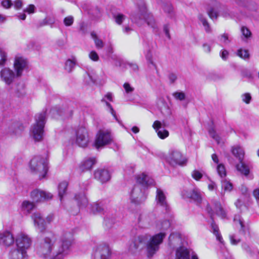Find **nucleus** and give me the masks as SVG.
Listing matches in <instances>:
<instances>
[{"label":"nucleus","instance_id":"obj_25","mask_svg":"<svg viewBox=\"0 0 259 259\" xmlns=\"http://www.w3.org/2000/svg\"><path fill=\"white\" fill-rule=\"evenodd\" d=\"M96 163V160L94 157L85 159L80 163L79 168L82 171L91 170Z\"/></svg>","mask_w":259,"mask_h":259},{"label":"nucleus","instance_id":"obj_33","mask_svg":"<svg viewBox=\"0 0 259 259\" xmlns=\"http://www.w3.org/2000/svg\"><path fill=\"white\" fill-rule=\"evenodd\" d=\"M34 207V203L27 200L24 201L21 205L22 210L26 213H29Z\"/></svg>","mask_w":259,"mask_h":259},{"label":"nucleus","instance_id":"obj_13","mask_svg":"<svg viewBox=\"0 0 259 259\" xmlns=\"http://www.w3.org/2000/svg\"><path fill=\"white\" fill-rule=\"evenodd\" d=\"M89 142V138L87 130L84 127L79 128L76 133V143L81 147L87 146Z\"/></svg>","mask_w":259,"mask_h":259},{"label":"nucleus","instance_id":"obj_9","mask_svg":"<svg viewBox=\"0 0 259 259\" xmlns=\"http://www.w3.org/2000/svg\"><path fill=\"white\" fill-rule=\"evenodd\" d=\"M31 218L33 221L36 229L40 232H43L46 229V222L51 223L54 220V215L53 214L48 215L46 218V222L41 214L38 212H36L32 214Z\"/></svg>","mask_w":259,"mask_h":259},{"label":"nucleus","instance_id":"obj_40","mask_svg":"<svg viewBox=\"0 0 259 259\" xmlns=\"http://www.w3.org/2000/svg\"><path fill=\"white\" fill-rule=\"evenodd\" d=\"M198 18L202 23L205 31L207 33H210L211 32V28L206 19L202 14H199L198 15Z\"/></svg>","mask_w":259,"mask_h":259},{"label":"nucleus","instance_id":"obj_59","mask_svg":"<svg viewBox=\"0 0 259 259\" xmlns=\"http://www.w3.org/2000/svg\"><path fill=\"white\" fill-rule=\"evenodd\" d=\"M89 57L94 61H97L99 59L98 54L95 51H91L89 54Z\"/></svg>","mask_w":259,"mask_h":259},{"label":"nucleus","instance_id":"obj_31","mask_svg":"<svg viewBox=\"0 0 259 259\" xmlns=\"http://www.w3.org/2000/svg\"><path fill=\"white\" fill-rule=\"evenodd\" d=\"M211 232L215 236L217 240L219 241L221 243L224 244L223 239L221 233H220L219 227L213 222V221L211 223Z\"/></svg>","mask_w":259,"mask_h":259},{"label":"nucleus","instance_id":"obj_47","mask_svg":"<svg viewBox=\"0 0 259 259\" xmlns=\"http://www.w3.org/2000/svg\"><path fill=\"white\" fill-rule=\"evenodd\" d=\"M219 40L224 44H228L231 40L229 39V35L227 33H224L219 37Z\"/></svg>","mask_w":259,"mask_h":259},{"label":"nucleus","instance_id":"obj_52","mask_svg":"<svg viewBox=\"0 0 259 259\" xmlns=\"http://www.w3.org/2000/svg\"><path fill=\"white\" fill-rule=\"evenodd\" d=\"M202 173L198 170H194L192 172V178L196 181L200 180L202 178Z\"/></svg>","mask_w":259,"mask_h":259},{"label":"nucleus","instance_id":"obj_57","mask_svg":"<svg viewBox=\"0 0 259 259\" xmlns=\"http://www.w3.org/2000/svg\"><path fill=\"white\" fill-rule=\"evenodd\" d=\"M35 7L33 5H29L28 6L23 10L24 13H26L28 14H33L35 12Z\"/></svg>","mask_w":259,"mask_h":259},{"label":"nucleus","instance_id":"obj_63","mask_svg":"<svg viewBox=\"0 0 259 259\" xmlns=\"http://www.w3.org/2000/svg\"><path fill=\"white\" fill-rule=\"evenodd\" d=\"M123 88L126 93H130L133 92L134 89L128 83H124L123 84Z\"/></svg>","mask_w":259,"mask_h":259},{"label":"nucleus","instance_id":"obj_46","mask_svg":"<svg viewBox=\"0 0 259 259\" xmlns=\"http://www.w3.org/2000/svg\"><path fill=\"white\" fill-rule=\"evenodd\" d=\"M139 9L142 16L141 18H143L144 16L149 13L147 12L146 6L144 3H141V4L139 5Z\"/></svg>","mask_w":259,"mask_h":259},{"label":"nucleus","instance_id":"obj_43","mask_svg":"<svg viewBox=\"0 0 259 259\" xmlns=\"http://www.w3.org/2000/svg\"><path fill=\"white\" fill-rule=\"evenodd\" d=\"M25 85L23 83H18L16 85V89H15V92L17 96H21L25 94Z\"/></svg>","mask_w":259,"mask_h":259},{"label":"nucleus","instance_id":"obj_30","mask_svg":"<svg viewBox=\"0 0 259 259\" xmlns=\"http://www.w3.org/2000/svg\"><path fill=\"white\" fill-rule=\"evenodd\" d=\"M26 253L22 250H20L17 247V249L12 251L10 253L11 259H26Z\"/></svg>","mask_w":259,"mask_h":259},{"label":"nucleus","instance_id":"obj_5","mask_svg":"<svg viewBox=\"0 0 259 259\" xmlns=\"http://www.w3.org/2000/svg\"><path fill=\"white\" fill-rule=\"evenodd\" d=\"M48 165L47 157L38 155L31 159L29 162V168L32 172L38 174L41 178H44L48 171Z\"/></svg>","mask_w":259,"mask_h":259},{"label":"nucleus","instance_id":"obj_8","mask_svg":"<svg viewBox=\"0 0 259 259\" xmlns=\"http://www.w3.org/2000/svg\"><path fill=\"white\" fill-rule=\"evenodd\" d=\"M232 152L233 154L240 161V163L237 164L236 166L237 170L245 176H248L250 171L249 167L247 165L242 162L244 154L243 149L240 146H236L232 148Z\"/></svg>","mask_w":259,"mask_h":259},{"label":"nucleus","instance_id":"obj_51","mask_svg":"<svg viewBox=\"0 0 259 259\" xmlns=\"http://www.w3.org/2000/svg\"><path fill=\"white\" fill-rule=\"evenodd\" d=\"M241 98L242 101L247 104H249L251 100V95L248 93L243 94L241 95Z\"/></svg>","mask_w":259,"mask_h":259},{"label":"nucleus","instance_id":"obj_37","mask_svg":"<svg viewBox=\"0 0 259 259\" xmlns=\"http://www.w3.org/2000/svg\"><path fill=\"white\" fill-rule=\"evenodd\" d=\"M7 60V53L3 49L0 48V66H5L6 64Z\"/></svg>","mask_w":259,"mask_h":259},{"label":"nucleus","instance_id":"obj_14","mask_svg":"<svg viewBox=\"0 0 259 259\" xmlns=\"http://www.w3.org/2000/svg\"><path fill=\"white\" fill-rule=\"evenodd\" d=\"M149 236L147 234L138 236L131 242L128 247V250L132 253H136L138 249L141 247L142 245L145 244L149 239Z\"/></svg>","mask_w":259,"mask_h":259},{"label":"nucleus","instance_id":"obj_28","mask_svg":"<svg viewBox=\"0 0 259 259\" xmlns=\"http://www.w3.org/2000/svg\"><path fill=\"white\" fill-rule=\"evenodd\" d=\"M75 199L79 207H85L88 204V200L83 192L75 194Z\"/></svg>","mask_w":259,"mask_h":259},{"label":"nucleus","instance_id":"obj_60","mask_svg":"<svg viewBox=\"0 0 259 259\" xmlns=\"http://www.w3.org/2000/svg\"><path fill=\"white\" fill-rule=\"evenodd\" d=\"M1 5L5 9H9L13 5V3L10 0H4L2 1Z\"/></svg>","mask_w":259,"mask_h":259},{"label":"nucleus","instance_id":"obj_54","mask_svg":"<svg viewBox=\"0 0 259 259\" xmlns=\"http://www.w3.org/2000/svg\"><path fill=\"white\" fill-rule=\"evenodd\" d=\"M50 113L54 118H57V115H62L63 114L62 110L61 109L53 108L51 110Z\"/></svg>","mask_w":259,"mask_h":259},{"label":"nucleus","instance_id":"obj_48","mask_svg":"<svg viewBox=\"0 0 259 259\" xmlns=\"http://www.w3.org/2000/svg\"><path fill=\"white\" fill-rule=\"evenodd\" d=\"M209 134L210 136L214 139L218 144L221 143V138L216 134L213 128L209 129Z\"/></svg>","mask_w":259,"mask_h":259},{"label":"nucleus","instance_id":"obj_12","mask_svg":"<svg viewBox=\"0 0 259 259\" xmlns=\"http://www.w3.org/2000/svg\"><path fill=\"white\" fill-rule=\"evenodd\" d=\"M214 206V210L212 209L210 205L207 203L206 206V210L208 213L210 214V217L212 219V217L214 214H216L218 216L221 217L222 219L226 218L227 213L225 210L222 206L221 203L218 201H214L213 202Z\"/></svg>","mask_w":259,"mask_h":259},{"label":"nucleus","instance_id":"obj_4","mask_svg":"<svg viewBox=\"0 0 259 259\" xmlns=\"http://www.w3.org/2000/svg\"><path fill=\"white\" fill-rule=\"evenodd\" d=\"M56 238L54 234L45 237L36 247L37 254L43 258L52 259V251Z\"/></svg>","mask_w":259,"mask_h":259},{"label":"nucleus","instance_id":"obj_24","mask_svg":"<svg viewBox=\"0 0 259 259\" xmlns=\"http://www.w3.org/2000/svg\"><path fill=\"white\" fill-rule=\"evenodd\" d=\"M14 237L12 234L8 231L0 233V244L10 246L14 243Z\"/></svg>","mask_w":259,"mask_h":259},{"label":"nucleus","instance_id":"obj_1","mask_svg":"<svg viewBox=\"0 0 259 259\" xmlns=\"http://www.w3.org/2000/svg\"><path fill=\"white\" fill-rule=\"evenodd\" d=\"M170 223L168 220L160 221L157 222L156 228L161 232L151 237L147 242L146 249L148 256H152L159 249V245L162 243L166 236L165 231L169 228Z\"/></svg>","mask_w":259,"mask_h":259},{"label":"nucleus","instance_id":"obj_17","mask_svg":"<svg viewBox=\"0 0 259 259\" xmlns=\"http://www.w3.org/2000/svg\"><path fill=\"white\" fill-rule=\"evenodd\" d=\"M17 247L20 250H22L26 253V250L28 249L31 244V239L26 234L21 233L19 234L16 239Z\"/></svg>","mask_w":259,"mask_h":259},{"label":"nucleus","instance_id":"obj_34","mask_svg":"<svg viewBox=\"0 0 259 259\" xmlns=\"http://www.w3.org/2000/svg\"><path fill=\"white\" fill-rule=\"evenodd\" d=\"M91 35L94 41L96 47L98 49H102L104 46V42L98 37L96 33L95 32H92Z\"/></svg>","mask_w":259,"mask_h":259},{"label":"nucleus","instance_id":"obj_10","mask_svg":"<svg viewBox=\"0 0 259 259\" xmlns=\"http://www.w3.org/2000/svg\"><path fill=\"white\" fill-rule=\"evenodd\" d=\"M111 141L112 138L110 133L107 131L100 130L96 135L95 146L98 149L109 144Z\"/></svg>","mask_w":259,"mask_h":259},{"label":"nucleus","instance_id":"obj_2","mask_svg":"<svg viewBox=\"0 0 259 259\" xmlns=\"http://www.w3.org/2000/svg\"><path fill=\"white\" fill-rule=\"evenodd\" d=\"M137 184L134 185L130 192V200L135 204H139L144 201L146 196L144 187L152 185L154 182L149 176L143 173L136 177Z\"/></svg>","mask_w":259,"mask_h":259},{"label":"nucleus","instance_id":"obj_42","mask_svg":"<svg viewBox=\"0 0 259 259\" xmlns=\"http://www.w3.org/2000/svg\"><path fill=\"white\" fill-rule=\"evenodd\" d=\"M109 101H107L105 98H102L101 99V102L102 103H104L106 106L109 109V111L111 113V114L113 115V116L114 117V118L117 121L118 119L116 115V112L114 110L113 108H112L111 104L108 102Z\"/></svg>","mask_w":259,"mask_h":259},{"label":"nucleus","instance_id":"obj_41","mask_svg":"<svg viewBox=\"0 0 259 259\" xmlns=\"http://www.w3.org/2000/svg\"><path fill=\"white\" fill-rule=\"evenodd\" d=\"M217 170L218 175L222 178H224L226 176V170L225 165L222 163L218 164L217 167Z\"/></svg>","mask_w":259,"mask_h":259},{"label":"nucleus","instance_id":"obj_15","mask_svg":"<svg viewBox=\"0 0 259 259\" xmlns=\"http://www.w3.org/2000/svg\"><path fill=\"white\" fill-rule=\"evenodd\" d=\"M16 77V72L9 67H4L0 71L1 79L7 85L11 84Z\"/></svg>","mask_w":259,"mask_h":259},{"label":"nucleus","instance_id":"obj_49","mask_svg":"<svg viewBox=\"0 0 259 259\" xmlns=\"http://www.w3.org/2000/svg\"><path fill=\"white\" fill-rule=\"evenodd\" d=\"M74 22V18L72 16H68L64 18L63 23L66 26H71Z\"/></svg>","mask_w":259,"mask_h":259},{"label":"nucleus","instance_id":"obj_6","mask_svg":"<svg viewBox=\"0 0 259 259\" xmlns=\"http://www.w3.org/2000/svg\"><path fill=\"white\" fill-rule=\"evenodd\" d=\"M35 123L33 125L31 130V134L33 139L38 142L42 139L44 128L46 120V112H42L35 115Z\"/></svg>","mask_w":259,"mask_h":259},{"label":"nucleus","instance_id":"obj_18","mask_svg":"<svg viewBox=\"0 0 259 259\" xmlns=\"http://www.w3.org/2000/svg\"><path fill=\"white\" fill-rule=\"evenodd\" d=\"M111 251L107 245H99L95 250L93 259H110Z\"/></svg>","mask_w":259,"mask_h":259},{"label":"nucleus","instance_id":"obj_62","mask_svg":"<svg viewBox=\"0 0 259 259\" xmlns=\"http://www.w3.org/2000/svg\"><path fill=\"white\" fill-rule=\"evenodd\" d=\"M13 5H14V7L16 9L19 10L22 8L23 5V2L22 0H16L15 1H14Z\"/></svg>","mask_w":259,"mask_h":259},{"label":"nucleus","instance_id":"obj_56","mask_svg":"<svg viewBox=\"0 0 259 259\" xmlns=\"http://www.w3.org/2000/svg\"><path fill=\"white\" fill-rule=\"evenodd\" d=\"M207 13L209 17L212 20L214 19H216L218 18V13L217 12L214 11L213 8H210L208 9L207 10Z\"/></svg>","mask_w":259,"mask_h":259},{"label":"nucleus","instance_id":"obj_53","mask_svg":"<svg viewBox=\"0 0 259 259\" xmlns=\"http://www.w3.org/2000/svg\"><path fill=\"white\" fill-rule=\"evenodd\" d=\"M115 22L117 24L120 25L122 22L125 19L126 17L122 14H118L114 16Z\"/></svg>","mask_w":259,"mask_h":259},{"label":"nucleus","instance_id":"obj_58","mask_svg":"<svg viewBox=\"0 0 259 259\" xmlns=\"http://www.w3.org/2000/svg\"><path fill=\"white\" fill-rule=\"evenodd\" d=\"M44 22L45 24L53 25L55 23V19L53 16H48L44 19Z\"/></svg>","mask_w":259,"mask_h":259},{"label":"nucleus","instance_id":"obj_35","mask_svg":"<svg viewBox=\"0 0 259 259\" xmlns=\"http://www.w3.org/2000/svg\"><path fill=\"white\" fill-rule=\"evenodd\" d=\"M147 22V24L152 28L155 29L157 27L156 22L151 13L147 14L143 18Z\"/></svg>","mask_w":259,"mask_h":259},{"label":"nucleus","instance_id":"obj_61","mask_svg":"<svg viewBox=\"0 0 259 259\" xmlns=\"http://www.w3.org/2000/svg\"><path fill=\"white\" fill-rule=\"evenodd\" d=\"M241 32L243 35L246 38H248L251 35V32L250 30L245 27H242L241 28Z\"/></svg>","mask_w":259,"mask_h":259},{"label":"nucleus","instance_id":"obj_11","mask_svg":"<svg viewBox=\"0 0 259 259\" xmlns=\"http://www.w3.org/2000/svg\"><path fill=\"white\" fill-rule=\"evenodd\" d=\"M13 65L16 72V76L17 77H19L22 76L24 70L27 68L28 62L24 57L17 55L15 57Z\"/></svg>","mask_w":259,"mask_h":259},{"label":"nucleus","instance_id":"obj_38","mask_svg":"<svg viewBox=\"0 0 259 259\" xmlns=\"http://www.w3.org/2000/svg\"><path fill=\"white\" fill-rule=\"evenodd\" d=\"M163 11L169 15L170 17L174 16V9L171 4L170 3H164L162 6Z\"/></svg>","mask_w":259,"mask_h":259},{"label":"nucleus","instance_id":"obj_29","mask_svg":"<svg viewBox=\"0 0 259 259\" xmlns=\"http://www.w3.org/2000/svg\"><path fill=\"white\" fill-rule=\"evenodd\" d=\"M169 243L171 246L175 247L182 243L180 235L177 233H172L169 236Z\"/></svg>","mask_w":259,"mask_h":259},{"label":"nucleus","instance_id":"obj_55","mask_svg":"<svg viewBox=\"0 0 259 259\" xmlns=\"http://www.w3.org/2000/svg\"><path fill=\"white\" fill-rule=\"evenodd\" d=\"M229 238L232 245H237L240 242V239L235 234L230 235Z\"/></svg>","mask_w":259,"mask_h":259},{"label":"nucleus","instance_id":"obj_16","mask_svg":"<svg viewBox=\"0 0 259 259\" xmlns=\"http://www.w3.org/2000/svg\"><path fill=\"white\" fill-rule=\"evenodd\" d=\"M30 196L32 200L36 202L49 200L53 198V195L51 193L39 189L32 191Z\"/></svg>","mask_w":259,"mask_h":259},{"label":"nucleus","instance_id":"obj_64","mask_svg":"<svg viewBox=\"0 0 259 259\" xmlns=\"http://www.w3.org/2000/svg\"><path fill=\"white\" fill-rule=\"evenodd\" d=\"M112 59L114 61H115V66H120L121 65V63L122 62V60L117 57L116 56H113L112 57H111Z\"/></svg>","mask_w":259,"mask_h":259},{"label":"nucleus","instance_id":"obj_44","mask_svg":"<svg viewBox=\"0 0 259 259\" xmlns=\"http://www.w3.org/2000/svg\"><path fill=\"white\" fill-rule=\"evenodd\" d=\"M91 211L94 213H100L103 211V207L98 203H93L91 206Z\"/></svg>","mask_w":259,"mask_h":259},{"label":"nucleus","instance_id":"obj_19","mask_svg":"<svg viewBox=\"0 0 259 259\" xmlns=\"http://www.w3.org/2000/svg\"><path fill=\"white\" fill-rule=\"evenodd\" d=\"M95 178L101 183H106L111 178V175L107 169L100 168L95 171Z\"/></svg>","mask_w":259,"mask_h":259},{"label":"nucleus","instance_id":"obj_39","mask_svg":"<svg viewBox=\"0 0 259 259\" xmlns=\"http://www.w3.org/2000/svg\"><path fill=\"white\" fill-rule=\"evenodd\" d=\"M222 187L225 191L230 192L233 189V185L229 181L224 179L222 180Z\"/></svg>","mask_w":259,"mask_h":259},{"label":"nucleus","instance_id":"obj_36","mask_svg":"<svg viewBox=\"0 0 259 259\" xmlns=\"http://www.w3.org/2000/svg\"><path fill=\"white\" fill-rule=\"evenodd\" d=\"M76 64V59L73 58L72 59H68L66 61L65 65V69L68 72L72 71Z\"/></svg>","mask_w":259,"mask_h":259},{"label":"nucleus","instance_id":"obj_7","mask_svg":"<svg viewBox=\"0 0 259 259\" xmlns=\"http://www.w3.org/2000/svg\"><path fill=\"white\" fill-rule=\"evenodd\" d=\"M166 161L171 165H186L187 162L186 157L179 150L170 149L166 157Z\"/></svg>","mask_w":259,"mask_h":259},{"label":"nucleus","instance_id":"obj_32","mask_svg":"<svg viewBox=\"0 0 259 259\" xmlns=\"http://www.w3.org/2000/svg\"><path fill=\"white\" fill-rule=\"evenodd\" d=\"M67 187L68 183L66 181L61 182L58 185V195L61 201L62 200L63 196L66 193Z\"/></svg>","mask_w":259,"mask_h":259},{"label":"nucleus","instance_id":"obj_22","mask_svg":"<svg viewBox=\"0 0 259 259\" xmlns=\"http://www.w3.org/2000/svg\"><path fill=\"white\" fill-rule=\"evenodd\" d=\"M186 196L193 200L197 203H200L202 201V196L200 191L197 188H194L188 192H186Z\"/></svg>","mask_w":259,"mask_h":259},{"label":"nucleus","instance_id":"obj_23","mask_svg":"<svg viewBox=\"0 0 259 259\" xmlns=\"http://www.w3.org/2000/svg\"><path fill=\"white\" fill-rule=\"evenodd\" d=\"M153 128L155 130L158 137L161 139H164L169 135L168 131L161 128V123L158 120H156L152 125Z\"/></svg>","mask_w":259,"mask_h":259},{"label":"nucleus","instance_id":"obj_20","mask_svg":"<svg viewBox=\"0 0 259 259\" xmlns=\"http://www.w3.org/2000/svg\"><path fill=\"white\" fill-rule=\"evenodd\" d=\"M156 201L157 205L163 207L165 210L168 209V205L167 203L166 196L164 192L160 189H157Z\"/></svg>","mask_w":259,"mask_h":259},{"label":"nucleus","instance_id":"obj_45","mask_svg":"<svg viewBox=\"0 0 259 259\" xmlns=\"http://www.w3.org/2000/svg\"><path fill=\"white\" fill-rule=\"evenodd\" d=\"M237 55L244 60L248 59L249 58V54L248 51L246 50L241 49L238 50L237 51Z\"/></svg>","mask_w":259,"mask_h":259},{"label":"nucleus","instance_id":"obj_21","mask_svg":"<svg viewBox=\"0 0 259 259\" xmlns=\"http://www.w3.org/2000/svg\"><path fill=\"white\" fill-rule=\"evenodd\" d=\"M234 225L239 229L241 234H244L248 229V225L244 223L243 220L239 214L234 216Z\"/></svg>","mask_w":259,"mask_h":259},{"label":"nucleus","instance_id":"obj_3","mask_svg":"<svg viewBox=\"0 0 259 259\" xmlns=\"http://www.w3.org/2000/svg\"><path fill=\"white\" fill-rule=\"evenodd\" d=\"M73 243L72 234L65 232L60 240V244L52 254V259H63L71 252V246Z\"/></svg>","mask_w":259,"mask_h":259},{"label":"nucleus","instance_id":"obj_27","mask_svg":"<svg viewBox=\"0 0 259 259\" xmlns=\"http://www.w3.org/2000/svg\"><path fill=\"white\" fill-rule=\"evenodd\" d=\"M23 129L22 125L18 122H15L9 127V132L12 136H17L20 135Z\"/></svg>","mask_w":259,"mask_h":259},{"label":"nucleus","instance_id":"obj_50","mask_svg":"<svg viewBox=\"0 0 259 259\" xmlns=\"http://www.w3.org/2000/svg\"><path fill=\"white\" fill-rule=\"evenodd\" d=\"M174 97L180 101L184 100L185 99V94L182 92H176L172 94Z\"/></svg>","mask_w":259,"mask_h":259},{"label":"nucleus","instance_id":"obj_26","mask_svg":"<svg viewBox=\"0 0 259 259\" xmlns=\"http://www.w3.org/2000/svg\"><path fill=\"white\" fill-rule=\"evenodd\" d=\"M189 251L184 246H180L176 250L175 259H189Z\"/></svg>","mask_w":259,"mask_h":259}]
</instances>
